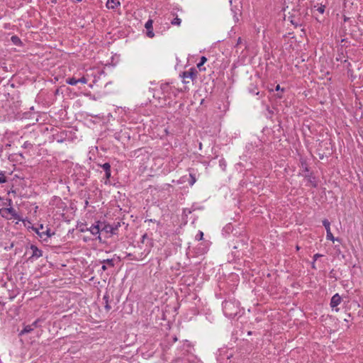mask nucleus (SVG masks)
I'll return each mask as SVG.
<instances>
[{"label": "nucleus", "mask_w": 363, "mask_h": 363, "mask_svg": "<svg viewBox=\"0 0 363 363\" xmlns=\"http://www.w3.org/2000/svg\"><path fill=\"white\" fill-rule=\"evenodd\" d=\"M222 306L224 314L230 318L235 317L240 312V303L236 300H225Z\"/></svg>", "instance_id": "f257e3e1"}, {"label": "nucleus", "mask_w": 363, "mask_h": 363, "mask_svg": "<svg viewBox=\"0 0 363 363\" xmlns=\"http://www.w3.org/2000/svg\"><path fill=\"white\" fill-rule=\"evenodd\" d=\"M300 9V5L298 4L296 9H293L294 13L289 16L291 23L295 27L301 26L303 23V19L301 17L302 14Z\"/></svg>", "instance_id": "f03ea898"}, {"label": "nucleus", "mask_w": 363, "mask_h": 363, "mask_svg": "<svg viewBox=\"0 0 363 363\" xmlns=\"http://www.w3.org/2000/svg\"><path fill=\"white\" fill-rule=\"evenodd\" d=\"M197 74H198V72L196 69V68L192 67V68L189 69L188 71H184V72H182L180 76L183 79V82L186 84V83L189 82V81L187 80L188 79H189L192 81L195 80L196 79Z\"/></svg>", "instance_id": "7ed1b4c3"}, {"label": "nucleus", "mask_w": 363, "mask_h": 363, "mask_svg": "<svg viewBox=\"0 0 363 363\" xmlns=\"http://www.w3.org/2000/svg\"><path fill=\"white\" fill-rule=\"evenodd\" d=\"M30 249L32 250V255L28 260L36 259L43 256V251L38 249L36 245H30Z\"/></svg>", "instance_id": "20e7f679"}, {"label": "nucleus", "mask_w": 363, "mask_h": 363, "mask_svg": "<svg viewBox=\"0 0 363 363\" xmlns=\"http://www.w3.org/2000/svg\"><path fill=\"white\" fill-rule=\"evenodd\" d=\"M101 167L104 170L105 172V182L104 183L107 184L109 182V179L111 176V165L108 162H106L103 164H99Z\"/></svg>", "instance_id": "39448f33"}, {"label": "nucleus", "mask_w": 363, "mask_h": 363, "mask_svg": "<svg viewBox=\"0 0 363 363\" xmlns=\"http://www.w3.org/2000/svg\"><path fill=\"white\" fill-rule=\"evenodd\" d=\"M100 227L99 221L96 223V224L92 225L89 228H86V230H89L91 233L94 235H98L97 239L101 242V238L100 236Z\"/></svg>", "instance_id": "423d86ee"}, {"label": "nucleus", "mask_w": 363, "mask_h": 363, "mask_svg": "<svg viewBox=\"0 0 363 363\" xmlns=\"http://www.w3.org/2000/svg\"><path fill=\"white\" fill-rule=\"evenodd\" d=\"M342 301V298L338 294H335L333 295L330 300V307L334 308L335 307H337Z\"/></svg>", "instance_id": "0eeeda50"}, {"label": "nucleus", "mask_w": 363, "mask_h": 363, "mask_svg": "<svg viewBox=\"0 0 363 363\" xmlns=\"http://www.w3.org/2000/svg\"><path fill=\"white\" fill-rule=\"evenodd\" d=\"M100 232H105L106 233H110L113 230V225L106 223L105 222L99 221Z\"/></svg>", "instance_id": "6e6552de"}, {"label": "nucleus", "mask_w": 363, "mask_h": 363, "mask_svg": "<svg viewBox=\"0 0 363 363\" xmlns=\"http://www.w3.org/2000/svg\"><path fill=\"white\" fill-rule=\"evenodd\" d=\"M103 300L105 302V305H104L105 309L107 311H109L112 308L111 303L112 302L113 300H110V296H109V294L108 292L105 293V294L103 297Z\"/></svg>", "instance_id": "1a4fd4ad"}, {"label": "nucleus", "mask_w": 363, "mask_h": 363, "mask_svg": "<svg viewBox=\"0 0 363 363\" xmlns=\"http://www.w3.org/2000/svg\"><path fill=\"white\" fill-rule=\"evenodd\" d=\"M0 211H4V212L8 213L9 214H10L12 218H13L15 219L18 218V216L16 211L12 207L1 209V210H0Z\"/></svg>", "instance_id": "9d476101"}, {"label": "nucleus", "mask_w": 363, "mask_h": 363, "mask_svg": "<svg viewBox=\"0 0 363 363\" xmlns=\"http://www.w3.org/2000/svg\"><path fill=\"white\" fill-rule=\"evenodd\" d=\"M11 41L15 45H18V46H22L23 45L22 41L21 40V39L17 35H12L11 38Z\"/></svg>", "instance_id": "9b49d317"}, {"label": "nucleus", "mask_w": 363, "mask_h": 363, "mask_svg": "<svg viewBox=\"0 0 363 363\" xmlns=\"http://www.w3.org/2000/svg\"><path fill=\"white\" fill-rule=\"evenodd\" d=\"M33 330V328L31 325H25L23 329L19 333V335L29 333Z\"/></svg>", "instance_id": "f8f14e48"}, {"label": "nucleus", "mask_w": 363, "mask_h": 363, "mask_svg": "<svg viewBox=\"0 0 363 363\" xmlns=\"http://www.w3.org/2000/svg\"><path fill=\"white\" fill-rule=\"evenodd\" d=\"M207 61V58L205 56L201 57L200 62L197 64V67L200 71L205 70V67H202L204 63Z\"/></svg>", "instance_id": "ddd939ff"}, {"label": "nucleus", "mask_w": 363, "mask_h": 363, "mask_svg": "<svg viewBox=\"0 0 363 363\" xmlns=\"http://www.w3.org/2000/svg\"><path fill=\"white\" fill-rule=\"evenodd\" d=\"M33 230H34L38 235L43 239L44 241H46V235L45 233V231H39V228H34V227H32Z\"/></svg>", "instance_id": "4468645a"}, {"label": "nucleus", "mask_w": 363, "mask_h": 363, "mask_svg": "<svg viewBox=\"0 0 363 363\" xmlns=\"http://www.w3.org/2000/svg\"><path fill=\"white\" fill-rule=\"evenodd\" d=\"M326 238H327V240H331V241H333V242H334L335 240L338 241V242H340V238H335L333 236V233H331V231H330V230H328V231L326 232Z\"/></svg>", "instance_id": "2eb2a0df"}, {"label": "nucleus", "mask_w": 363, "mask_h": 363, "mask_svg": "<svg viewBox=\"0 0 363 363\" xmlns=\"http://www.w3.org/2000/svg\"><path fill=\"white\" fill-rule=\"evenodd\" d=\"M101 263L110 267H113L115 265L114 260L113 259H104L103 261H101Z\"/></svg>", "instance_id": "dca6fc26"}, {"label": "nucleus", "mask_w": 363, "mask_h": 363, "mask_svg": "<svg viewBox=\"0 0 363 363\" xmlns=\"http://www.w3.org/2000/svg\"><path fill=\"white\" fill-rule=\"evenodd\" d=\"M66 83L69 84V85H77V83H78V81L76 78L74 77H69L67 79H66Z\"/></svg>", "instance_id": "f3484780"}, {"label": "nucleus", "mask_w": 363, "mask_h": 363, "mask_svg": "<svg viewBox=\"0 0 363 363\" xmlns=\"http://www.w3.org/2000/svg\"><path fill=\"white\" fill-rule=\"evenodd\" d=\"M120 3L118 1L117 3L115 2V0H108L107 1V6L108 8L114 9L117 5H119Z\"/></svg>", "instance_id": "a211bd4d"}, {"label": "nucleus", "mask_w": 363, "mask_h": 363, "mask_svg": "<svg viewBox=\"0 0 363 363\" xmlns=\"http://www.w3.org/2000/svg\"><path fill=\"white\" fill-rule=\"evenodd\" d=\"M161 89H162L163 94H168L169 91L170 89L169 84H161Z\"/></svg>", "instance_id": "6ab92c4d"}, {"label": "nucleus", "mask_w": 363, "mask_h": 363, "mask_svg": "<svg viewBox=\"0 0 363 363\" xmlns=\"http://www.w3.org/2000/svg\"><path fill=\"white\" fill-rule=\"evenodd\" d=\"M182 23V20L177 16L173 20L171 21V24L173 26H180Z\"/></svg>", "instance_id": "aec40b11"}, {"label": "nucleus", "mask_w": 363, "mask_h": 363, "mask_svg": "<svg viewBox=\"0 0 363 363\" xmlns=\"http://www.w3.org/2000/svg\"><path fill=\"white\" fill-rule=\"evenodd\" d=\"M219 166L220 167V168L222 169L223 171L225 170L227 164H226L225 160L223 158H222L219 160Z\"/></svg>", "instance_id": "412c9836"}, {"label": "nucleus", "mask_w": 363, "mask_h": 363, "mask_svg": "<svg viewBox=\"0 0 363 363\" xmlns=\"http://www.w3.org/2000/svg\"><path fill=\"white\" fill-rule=\"evenodd\" d=\"M323 225L325 227L326 232L328 230H330V223L328 219H324L323 220Z\"/></svg>", "instance_id": "4be33fe9"}, {"label": "nucleus", "mask_w": 363, "mask_h": 363, "mask_svg": "<svg viewBox=\"0 0 363 363\" xmlns=\"http://www.w3.org/2000/svg\"><path fill=\"white\" fill-rule=\"evenodd\" d=\"M148 240L149 242H150V245L152 246V239L149 238L148 236H147V233H145L143 236H142V240H141V242L142 243H145V240Z\"/></svg>", "instance_id": "5701e85b"}, {"label": "nucleus", "mask_w": 363, "mask_h": 363, "mask_svg": "<svg viewBox=\"0 0 363 363\" xmlns=\"http://www.w3.org/2000/svg\"><path fill=\"white\" fill-rule=\"evenodd\" d=\"M152 23H153V21L151 20V19H149L146 23H145V28L147 30H151V29H153L152 28Z\"/></svg>", "instance_id": "b1692460"}, {"label": "nucleus", "mask_w": 363, "mask_h": 363, "mask_svg": "<svg viewBox=\"0 0 363 363\" xmlns=\"http://www.w3.org/2000/svg\"><path fill=\"white\" fill-rule=\"evenodd\" d=\"M45 233L46 235V239L55 235V232H52L49 228H47V229L45 230Z\"/></svg>", "instance_id": "393cba45"}, {"label": "nucleus", "mask_w": 363, "mask_h": 363, "mask_svg": "<svg viewBox=\"0 0 363 363\" xmlns=\"http://www.w3.org/2000/svg\"><path fill=\"white\" fill-rule=\"evenodd\" d=\"M203 233L201 230L199 231V233L196 234V237H195V239L196 240H203Z\"/></svg>", "instance_id": "a878e982"}, {"label": "nucleus", "mask_w": 363, "mask_h": 363, "mask_svg": "<svg viewBox=\"0 0 363 363\" xmlns=\"http://www.w3.org/2000/svg\"><path fill=\"white\" fill-rule=\"evenodd\" d=\"M119 226H120V223H118L116 225H113V230L111 231V234H112V235L116 234V231Z\"/></svg>", "instance_id": "bb28decb"}, {"label": "nucleus", "mask_w": 363, "mask_h": 363, "mask_svg": "<svg viewBox=\"0 0 363 363\" xmlns=\"http://www.w3.org/2000/svg\"><path fill=\"white\" fill-rule=\"evenodd\" d=\"M6 182V178L2 172H0V184L5 183Z\"/></svg>", "instance_id": "cd10ccee"}, {"label": "nucleus", "mask_w": 363, "mask_h": 363, "mask_svg": "<svg viewBox=\"0 0 363 363\" xmlns=\"http://www.w3.org/2000/svg\"><path fill=\"white\" fill-rule=\"evenodd\" d=\"M40 319H37L35 320L32 324V327L34 328H38L40 326L39 325V323H40Z\"/></svg>", "instance_id": "c85d7f7f"}, {"label": "nucleus", "mask_w": 363, "mask_h": 363, "mask_svg": "<svg viewBox=\"0 0 363 363\" xmlns=\"http://www.w3.org/2000/svg\"><path fill=\"white\" fill-rule=\"evenodd\" d=\"M77 81H78V83H82V84L87 83V79L84 77H82L78 79Z\"/></svg>", "instance_id": "c756f323"}, {"label": "nucleus", "mask_w": 363, "mask_h": 363, "mask_svg": "<svg viewBox=\"0 0 363 363\" xmlns=\"http://www.w3.org/2000/svg\"><path fill=\"white\" fill-rule=\"evenodd\" d=\"M147 36H148L149 38H151L155 36V34L153 33V29L147 30Z\"/></svg>", "instance_id": "7c9ffc66"}, {"label": "nucleus", "mask_w": 363, "mask_h": 363, "mask_svg": "<svg viewBox=\"0 0 363 363\" xmlns=\"http://www.w3.org/2000/svg\"><path fill=\"white\" fill-rule=\"evenodd\" d=\"M191 181H189V184L193 185L196 182V178L194 175L190 174Z\"/></svg>", "instance_id": "2f4dec72"}, {"label": "nucleus", "mask_w": 363, "mask_h": 363, "mask_svg": "<svg viewBox=\"0 0 363 363\" xmlns=\"http://www.w3.org/2000/svg\"><path fill=\"white\" fill-rule=\"evenodd\" d=\"M317 11L320 13H323L325 11V6H320L318 8Z\"/></svg>", "instance_id": "473e14b6"}, {"label": "nucleus", "mask_w": 363, "mask_h": 363, "mask_svg": "<svg viewBox=\"0 0 363 363\" xmlns=\"http://www.w3.org/2000/svg\"><path fill=\"white\" fill-rule=\"evenodd\" d=\"M322 256H323L322 255L318 254V253L315 254V255H313V261H314V262H315V261L318 259V258H319V257H322Z\"/></svg>", "instance_id": "72a5a7b5"}, {"label": "nucleus", "mask_w": 363, "mask_h": 363, "mask_svg": "<svg viewBox=\"0 0 363 363\" xmlns=\"http://www.w3.org/2000/svg\"><path fill=\"white\" fill-rule=\"evenodd\" d=\"M31 146H32L31 143H29V142H28V141L25 142V143H24V144H23V147H24L25 148H28V147H31Z\"/></svg>", "instance_id": "f704fd0d"}, {"label": "nucleus", "mask_w": 363, "mask_h": 363, "mask_svg": "<svg viewBox=\"0 0 363 363\" xmlns=\"http://www.w3.org/2000/svg\"><path fill=\"white\" fill-rule=\"evenodd\" d=\"M334 272H335V270L332 269L330 272L329 276H330V278H335L337 280V278L334 276Z\"/></svg>", "instance_id": "c9c22d12"}, {"label": "nucleus", "mask_w": 363, "mask_h": 363, "mask_svg": "<svg viewBox=\"0 0 363 363\" xmlns=\"http://www.w3.org/2000/svg\"><path fill=\"white\" fill-rule=\"evenodd\" d=\"M275 90H276V91H281V92H283L284 89H281V88L280 87V85H279V84H278V85H277V86H276Z\"/></svg>", "instance_id": "e433bc0d"}, {"label": "nucleus", "mask_w": 363, "mask_h": 363, "mask_svg": "<svg viewBox=\"0 0 363 363\" xmlns=\"http://www.w3.org/2000/svg\"><path fill=\"white\" fill-rule=\"evenodd\" d=\"M250 91L253 94H255V95H258L259 94V91H256L254 89H252V90H250Z\"/></svg>", "instance_id": "4c0bfd02"}, {"label": "nucleus", "mask_w": 363, "mask_h": 363, "mask_svg": "<svg viewBox=\"0 0 363 363\" xmlns=\"http://www.w3.org/2000/svg\"><path fill=\"white\" fill-rule=\"evenodd\" d=\"M101 269L103 271H106L107 269V266L104 264H103V265L101 266Z\"/></svg>", "instance_id": "58836bf2"}, {"label": "nucleus", "mask_w": 363, "mask_h": 363, "mask_svg": "<svg viewBox=\"0 0 363 363\" xmlns=\"http://www.w3.org/2000/svg\"><path fill=\"white\" fill-rule=\"evenodd\" d=\"M37 228H39V231L43 230V224L39 225V227H38Z\"/></svg>", "instance_id": "ea45409f"}, {"label": "nucleus", "mask_w": 363, "mask_h": 363, "mask_svg": "<svg viewBox=\"0 0 363 363\" xmlns=\"http://www.w3.org/2000/svg\"><path fill=\"white\" fill-rule=\"evenodd\" d=\"M241 43H242V39H241V38H239L238 39L237 45H239V44H240Z\"/></svg>", "instance_id": "a19ab883"}, {"label": "nucleus", "mask_w": 363, "mask_h": 363, "mask_svg": "<svg viewBox=\"0 0 363 363\" xmlns=\"http://www.w3.org/2000/svg\"><path fill=\"white\" fill-rule=\"evenodd\" d=\"M277 97L279 98V99H281L282 98V94H277Z\"/></svg>", "instance_id": "79ce46f5"}, {"label": "nucleus", "mask_w": 363, "mask_h": 363, "mask_svg": "<svg viewBox=\"0 0 363 363\" xmlns=\"http://www.w3.org/2000/svg\"><path fill=\"white\" fill-rule=\"evenodd\" d=\"M312 268L313 269H315V262L314 261L312 262Z\"/></svg>", "instance_id": "37998d69"}, {"label": "nucleus", "mask_w": 363, "mask_h": 363, "mask_svg": "<svg viewBox=\"0 0 363 363\" xmlns=\"http://www.w3.org/2000/svg\"><path fill=\"white\" fill-rule=\"evenodd\" d=\"M2 152H3V149H2V147H0V155H1Z\"/></svg>", "instance_id": "c03bdc74"}, {"label": "nucleus", "mask_w": 363, "mask_h": 363, "mask_svg": "<svg viewBox=\"0 0 363 363\" xmlns=\"http://www.w3.org/2000/svg\"><path fill=\"white\" fill-rule=\"evenodd\" d=\"M11 193H13V194H16V191H15V190H12V191H11Z\"/></svg>", "instance_id": "a18cd8bd"}, {"label": "nucleus", "mask_w": 363, "mask_h": 363, "mask_svg": "<svg viewBox=\"0 0 363 363\" xmlns=\"http://www.w3.org/2000/svg\"><path fill=\"white\" fill-rule=\"evenodd\" d=\"M336 60H337V61H339V60H341V57H337V58H336Z\"/></svg>", "instance_id": "49530a36"}, {"label": "nucleus", "mask_w": 363, "mask_h": 363, "mask_svg": "<svg viewBox=\"0 0 363 363\" xmlns=\"http://www.w3.org/2000/svg\"><path fill=\"white\" fill-rule=\"evenodd\" d=\"M347 20H348V18H347V17H345V16L344 21H347Z\"/></svg>", "instance_id": "de8ad7c7"}, {"label": "nucleus", "mask_w": 363, "mask_h": 363, "mask_svg": "<svg viewBox=\"0 0 363 363\" xmlns=\"http://www.w3.org/2000/svg\"><path fill=\"white\" fill-rule=\"evenodd\" d=\"M177 340V338L175 337H174V342H176Z\"/></svg>", "instance_id": "09e8293b"}, {"label": "nucleus", "mask_w": 363, "mask_h": 363, "mask_svg": "<svg viewBox=\"0 0 363 363\" xmlns=\"http://www.w3.org/2000/svg\"><path fill=\"white\" fill-rule=\"evenodd\" d=\"M85 230V228H83V229L81 230L82 232H84Z\"/></svg>", "instance_id": "8fccbe9b"}, {"label": "nucleus", "mask_w": 363, "mask_h": 363, "mask_svg": "<svg viewBox=\"0 0 363 363\" xmlns=\"http://www.w3.org/2000/svg\"><path fill=\"white\" fill-rule=\"evenodd\" d=\"M85 230V228H83V229L81 230L82 232H84Z\"/></svg>", "instance_id": "3c124183"}, {"label": "nucleus", "mask_w": 363, "mask_h": 363, "mask_svg": "<svg viewBox=\"0 0 363 363\" xmlns=\"http://www.w3.org/2000/svg\"><path fill=\"white\" fill-rule=\"evenodd\" d=\"M345 321H348V318H346L345 319Z\"/></svg>", "instance_id": "603ef678"}, {"label": "nucleus", "mask_w": 363, "mask_h": 363, "mask_svg": "<svg viewBox=\"0 0 363 363\" xmlns=\"http://www.w3.org/2000/svg\"><path fill=\"white\" fill-rule=\"evenodd\" d=\"M345 321H348V318H346L345 319Z\"/></svg>", "instance_id": "864d4df0"}]
</instances>
